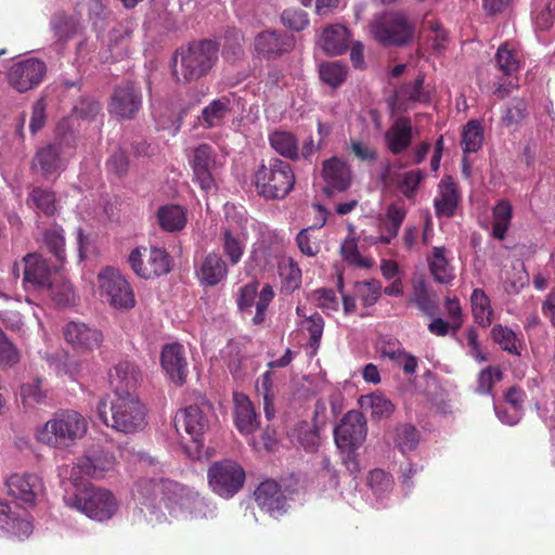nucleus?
I'll use <instances>...</instances> for the list:
<instances>
[{
	"mask_svg": "<svg viewBox=\"0 0 555 555\" xmlns=\"http://www.w3.org/2000/svg\"><path fill=\"white\" fill-rule=\"evenodd\" d=\"M96 413L107 427L124 434L138 433L146 424V408L137 395L114 396L109 401V411L106 399H101Z\"/></svg>",
	"mask_w": 555,
	"mask_h": 555,
	"instance_id": "obj_1",
	"label": "nucleus"
},
{
	"mask_svg": "<svg viewBox=\"0 0 555 555\" xmlns=\"http://www.w3.org/2000/svg\"><path fill=\"white\" fill-rule=\"evenodd\" d=\"M63 500L67 507L100 522L109 520L119 509V502L109 490L91 485L66 490Z\"/></svg>",
	"mask_w": 555,
	"mask_h": 555,
	"instance_id": "obj_2",
	"label": "nucleus"
},
{
	"mask_svg": "<svg viewBox=\"0 0 555 555\" xmlns=\"http://www.w3.org/2000/svg\"><path fill=\"white\" fill-rule=\"evenodd\" d=\"M62 126L57 131L61 132ZM76 137L73 131L57 133L55 139L40 146L33 158L31 169L46 180H55L66 169L75 150Z\"/></svg>",
	"mask_w": 555,
	"mask_h": 555,
	"instance_id": "obj_3",
	"label": "nucleus"
},
{
	"mask_svg": "<svg viewBox=\"0 0 555 555\" xmlns=\"http://www.w3.org/2000/svg\"><path fill=\"white\" fill-rule=\"evenodd\" d=\"M218 47L203 40L181 48L173 56L172 74L177 81H192L206 75L217 60Z\"/></svg>",
	"mask_w": 555,
	"mask_h": 555,
	"instance_id": "obj_4",
	"label": "nucleus"
},
{
	"mask_svg": "<svg viewBox=\"0 0 555 555\" xmlns=\"http://www.w3.org/2000/svg\"><path fill=\"white\" fill-rule=\"evenodd\" d=\"M88 430L87 420L74 410L56 413L37 429L39 442L52 448H65L81 439Z\"/></svg>",
	"mask_w": 555,
	"mask_h": 555,
	"instance_id": "obj_5",
	"label": "nucleus"
},
{
	"mask_svg": "<svg viewBox=\"0 0 555 555\" xmlns=\"http://www.w3.org/2000/svg\"><path fill=\"white\" fill-rule=\"evenodd\" d=\"M164 488V505L176 519H201L215 515L216 507L194 490L176 481H166Z\"/></svg>",
	"mask_w": 555,
	"mask_h": 555,
	"instance_id": "obj_6",
	"label": "nucleus"
},
{
	"mask_svg": "<svg viewBox=\"0 0 555 555\" xmlns=\"http://www.w3.org/2000/svg\"><path fill=\"white\" fill-rule=\"evenodd\" d=\"M295 175L291 165L280 158L262 164L254 175L258 194L269 198H284L293 189Z\"/></svg>",
	"mask_w": 555,
	"mask_h": 555,
	"instance_id": "obj_7",
	"label": "nucleus"
},
{
	"mask_svg": "<svg viewBox=\"0 0 555 555\" xmlns=\"http://www.w3.org/2000/svg\"><path fill=\"white\" fill-rule=\"evenodd\" d=\"M224 219L220 237L221 246L229 262L235 266L241 261L247 243L246 210L233 204H225Z\"/></svg>",
	"mask_w": 555,
	"mask_h": 555,
	"instance_id": "obj_8",
	"label": "nucleus"
},
{
	"mask_svg": "<svg viewBox=\"0 0 555 555\" xmlns=\"http://www.w3.org/2000/svg\"><path fill=\"white\" fill-rule=\"evenodd\" d=\"M366 437V421L358 411H349L334 430L337 448L345 453L344 463L351 473L359 470L354 451L364 442Z\"/></svg>",
	"mask_w": 555,
	"mask_h": 555,
	"instance_id": "obj_9",
	"label": "nucleus"
},
{
	"mask_svg": "<svg viewBox=\"0 0 555 555\" xmlns=\"http://www.w3.org/2000/svg\"><path fill=\"white\" fill-rule=\"evenodd\" d=\"M224 156L209 144H199L190 156L193 181L205 192L217 189V181L224 166Z\"/></svg>",
	"mask_w": 555,
	"mask_h": 555,
	"instance_id": "obj_10",
	"label": "nucleus"
},
{
	"mask_svg": "<svg viewBox=\"0 0 555 555\" xmlns=\"http://www.w3.org/2000/svg\"><path fill=\"white\" fill-rule=\"evenodd\" d=\"M98 288L102 300L115 309L129 310L135 305L133 289L118 269H103L98 274Z\"/></svg>",
	"mask_w": 555,
	"mask_h": 555,
	"instance_id": "obj_11",
	"label": "nucleus"
},
{
	"mask_svg": "<svg viewBox=\"0 0 555 555\" xmlns=\"http://www.w3.org/2000/svg\"><path fill=\"white\" fill-rule=\"evenodd\" d=\"M207 478L212 492L223 499H231L243 488L245 470L238 463L223 460L208 468Z\"/></svg>",
	"mask_w": 555,
	"mask_h": 555,
	"instance_id": "obj_12",
	"label": "nucleus"
},
{
	"mask_svg": "<svg viewBox=\"0 0 555 555\" xmlns=\"http://www.w3.org/2000/svg\"><path fill=\"white\" fill-rule=\"evenodd\" d=\"M168 479L141 478L133 488L132 495L140 505V511L147 522L152 525L160 524L166 520L165 514L160 509L164 504L163 483Z\"/></svg>",
	"mask_w": 555,
	"mask_h": 555,
	"instance_id": "obj_13",
	"label": "nucleus"
},
{
	"mask_svg": "<svg viewBox=\"0 0 555 555\" xmlns=\"http://www.w3.org/2000/svg\"><path fill=\"white\" fill-rule=\"evenodd\" d=\"M47 75V64L34 56L13 61L7 74L9 86L18 93L37 88Z\"/></svg>",
	"mask_w": 555,
	"mask_h": 555,
	"instance_id": "obj_14",
	"label": "nucleus"
},
{
	"mask_svg": "<svg viewBox=\"0 0 555 555\" xmlns=\"http://www.w3.org/2000/svg\"><path fill=\"white\" fill-rule=\"evenodd\" d=\"M372 31L384 44L401 46L413 37L414 25L402 13H387L375 17Z\"/></svg>",
	"mask_w": 555,
	"mask_h": 555,
	"instance_id": "obj_15",
	"label": "nucleus"
},
{
	"mask_svg": "<svg viewBox=\"0 0 555 555\" xmlns=\"http://www.w3.org/2000/svg\"><path fill=\"white\" fill-rule=\"evenodd\" d=\"M129 263L137 275L142 279H152L170 271V257L159 247H138L129 255Z\"/></svg>",
	"mask_w": 555,
	"mask_h": 555,
	"instance_id": "obj_16",
	"label": "nucleus"
},
{
	"mask_svg": "<svg viewBox=\"0 0 555 555\" xmlns=\"http://www.w3.org/2000/svg\"><path fill=\"white\" fill-rule=\"evenodd\" d=\"M115 464L116 459L113 453L102 449L93 450L77 461L70 468L69 477L75 485L82 476L100 479L107 472L113 470Z\"/></svg>",
	"mask_w": 555,
	"mask_h": 555,
	"instance_id": "obj_17",
	"label": "nucleus"
},
{
	"mask_svg": "<svg viewBox=\"0 0 555 555\" xmlns=\"http://www.w3.org/2000/svg\"><path fill=\"white\" fill-rule=\"evenodd\" d=\"M8 493L25 504H34L44 494L42 478L35 473H14L5 480Z\"/></svg>",
	"mask_w": 555,
	"mask_h": 555,
	"instance_id": "obj_18",
	"label": "nucleus"
},
{
	"mask_svg": "<svg viewBox=\"0 0 555 555\" xmlns=\"http://www.w3.org/2000/svg\"><path fill=\"white\" fill-rule=\"evenodd\" d=\"M33 524L26 511L16 504L0 499V532L18 540H24L33 533Z\"/></svg>",
	"mask_w": 555,
	"mask_h": 555,
	"instance_id": "obj_19",
	"label": "nucleus"
},
{
	"mask_svg": "<svg viewBox=\"0 0 555 555\" xmlns=\"http://www.w3.org/2000/svg\"><path fill=\"white\" fill-rule=\"evenodd\" d=\"M107 377L114 396L135 395L142 382V372L134 362L120 360L108 370Z\"/></svg>",
	"mask_w": 555,
	"mask_h": 555,
	"instance_id": "obj_20",
	"label": "nucleus"
},
{
	"mask_svg": "<svg viewBox=\"0 0 555 555\" xmlns=\"http://www.w3.org/2000/svg\"><path fill=\"white\" fill-rule=\"evenodd\" d=\"M142 94L140 88L127 81L118 86L112 95L108 111L120 119H130L140 111Z\"/></svg>",
	"mask_w": 555,
	"mask_h": 555,
	"instance_id": "obj_21",
	"label": "nucleus"
},
{
	"mask_svg": "<svg viewBox=\"0 0 555 555\" xmlns=\"http://www.w3.org/2000/svg\"><path fill=\"white\" fill-rule=\"evenodd\" d=\"M258 506L271 517L278 518L287 511V496L274 480L261 482L255 491Z\"/></svg>",
	"mask_w": 555,
	"mask_h": 555,
	"instance_id": "obj_22",
	"label": "nucleus"
},
{
	"mask_svg": "<svg viewBox=\"0 0 555 555\" xmlns=\"http://www.w3.org/2000/svg\"><path fill=\"white\" fill-rule=\"evenodd\" d=\"M495 59L498 68L502 72L503 77L494 83L495 89L493 93L499 98H505L516 86L513 75L519 68V55L515 50L508 48L507 44H504L498 49Z\"/></svg>",
	"mask_w": 555,
	"mask_h": 555,
	"instance_id": "obj_23",
	"label": "nucleus"
},
{
	"mask_svg": "<svg viewBox=\"0 0 555 555\" xmlns=\"http://www.w3.org/2000/svg\"><path fill=\"white\" fill-rule=\"evenodd\" d=\"M65 340L77 350L92 351L98 349L103 341V335L98 328L83 322H68L63 327Z\"/></svg>",
	"mask_w": 555,
	"mask_h": 555,
	"instance_id": "obj_24",
	"label": "nucleus"
},
{
	"mask_svg": "<svg viewBox=\"0 0 555 555\" xmlns=\"http://www.w3.org/2000/svg\"><path fill=\"white\" fill-rule=\"evenodd\" d=\"M322 178L324 180V192L332 195L334 192H344L350 184L352 173L349 165L334 156L323 163Z\"/></svg>",
	"mask_w": 555,
	"mask_h": 555,
	"instance_id": "obj_25",
	"label": "nucleus"
},
{
	"mask_svg": "<svg viewBox=\"0 0 555 555\" xmlns=\"http://www.w3.org/2000/svg\"><path fill=\"white\" fill-rule=\"evenodd\" d=\"M160 364L175 384L182 385L186 380L189 370L182 345L178 343L165 345L160 354Z\"/></svg>",
	"mask_w": 555,
	"mask_h": 555,
	"instance_id": "obj_26",
	"label": "nucleus"
},
{
	"mask_svg": "<svg viewBox=\"0 0 555 555\" xmlns=\"http://www.w3.org/2000/svg\"><path fill=\"white\" fill-rule=\"evenodd\" d=\"M406 217V207L403 201L390 203L384 214L378 217L379 236L378 243L389 244L399 233V230Z\"/></svg>",
	"mask_w": 555,
	"mask_h": 555,
	"instance_id": "obj_27",
	"label": "nucleus"
},
{
	"mask_svg": "<svg viewBox=\"0 0 555 555\" xmlns=\"http://www.w3.org/2000/svg\"><path fill=\"white\" fill-rule=\"evenodd\" d=\"M177 431L184 430L193 441L197 442L208 428V420L197 405H189L177 412L175 416Z\"/></svg>",
	"mask_w": 555,
	"mask_h": 555,
	"instance_id": "obj_28",
	"label": "nucleus"
},
{
	"mask_svg": "<svg viewBox=\"0 0 555 555\" xmlns=\"http://www.w3.org/2000/svg\"><path fill=\"white\" fill-rule=\"evenodd\" d=\"M413 126L410 118L397 117L384 134L387 149L395 155L405 151L412 143Z\"/></svg>",
	"mask_w": 555,
	"mask_h": 555,
	"instance_id": "obj_29",
	"label": "nucleus"
},
{
	"mask_svg": "<svg viewBox=\"0 0 555 555\" xmlns=\"http://www.w3.org/2000/svg\"><path fill=\"white\" fill-rule=\"evenodd\" d=\"M460 199L459 188L453 179L451 177L442 178L438 185V195L434 201L437 216L452 217Z\"/></svg>",
	"mask_w": 555,
	"mask_h": 555,
	"instance_id": "obj_30",
	"label": "nucleus"
},
{
	"mask_svg": "<svg viewBox=\"0 0 555 555\" xmlns=\"http://www.w3.org/2000/svg\"><path fill=\"white\" fill-rule=\"evenodd\" d=\"M350 38V33L344 25H330L324 28L319 44L326 54L339 55L349 48Z\"/></svg>",
	"mask_w": 555,
	"mask_h": 555,
	"instance_id": "obj_31",
	"label": "nucleus"
},
{
	"mask_svg": "<svg viewBox=\"0 0 555 555\" xmlns=\"http://www.w3.org/2000/svg\"><path fill=\"white\" fill-rule=\"evenodd\" d=\"M228 267L225 261L216 253L208 254L196 269L199 282L206 286H215L225 279Z\"/></svg>",
	"mask_w": 555,
	"mask_h": 555,
	"instance_id": "obj_32",
	"label": "nucleus"
},
{
	"mask_svg": "<svg viewBox=\"0 0 555 555\" xmlns=\"http://www.w3.org/2000/svg\"><path fill=\"white\" fill-rule=\"evenodd\" d=\"M24 281L37 288H46L51 281V271L46 260L37 254H29L24 257Z\"/></svg>",
	"mask_w": 555,
	"mask_h": 555,
	"instance_id": "obj_33",
	"label": "nucleus"
},
{
	"mask_svg": "<svg viewBox=\"0 0 555 555\" xmlns=\"http://www.w3.org/2000/svg\"><path fill=\"white\" fill-rule=\"evenodd\" d=\"M234 415L236 427L241 434L248 436L257 429L255 409L244 393H234Z\"/></svg>",
	"mask_w": 555,
	"mask_h": 555,
	"instance_id": "obj_34",
	"label": "nucleus"
},
{
	"mask_svg": "<svg viewBox=\"0 0 555 555\" xmlns=\"http://www.w3.org/2000/svg\"><path fill=\"white\" fill-rule=\"evenodd\" d=\"M293 38L274 30L259 34L255 39V49L259 54L279 55L293 47Z\"/></svg>",
	"mask_w": 555,
	"mask_h": 555,
	"instance_id": "obj_35",
	"label": "nucleus"
},
{
	"mask_svg": "<svg viewBox=\"0 0 555 555\" xmlns=\"http://www.w3.org/2000/svg\"><path fill=\"white\" fill-rule=\"evenodd\" d=\"M156 218L159 227L167 232L181 231L186 224V212L180 205L168 204L159 207Z\"/></svg>",
	"mask_w": 555,
	"mask_h": 555,
	"instance_id": "obj_36",
	"label": "nucleus"
},
{
	"mask_svg": "<svg viewBox=\"0 0 555 555\" xmlns=\"http://www.w3.org/2000/svg\"><path fill=\"white\" fill-rule=\"evenodd\" d=\"M231 101L227 96L211 101L202 111L199 122L205 128H215L223 124L227 116L231 113Z\"/></svg>",
	"mask_w": 555,
	"mask_h": 555,
	"instance_id": "obj_37",
	"label": "nucleus"
},
{
	"mask_svg": "<svg viewBox=\"0 0 555 555\" xmlns=\"http://www.w3.org/2000/svg\"><path fill=\"white\" fill-rule=\"evenodd\" d=\"M428 263L430 272L438 283L447 284L454 279L453 268L450 264V259L444 247H434Z\"/></svg>",
	"mask_w": 555,
	"mask_h": 555,
	"instance_id": "obj_38",
	"label": "nucleus"
},
{
	"mask_svg": "<svg viewBox=\"0 0 555 555\" xmlns=\"http://www.w3.org/2000/svg\"><path fill=\"white\" fill-rule=\"evenodd\" d=\"M470 306L475 322L481 327H488L493 320V309L487 294L475 288L470 295Z\"/></svg>",
	"mask_w": 555,
	"mask_h": 555,
	"instance_id": "obj_39",
	"label": "nucleus"
},
{
	"mask_svg": "<svg viewBox=\"0 0 555 555\" xmlns=\"http://www.w3.org/2000/svg\"><path fill=\"white\" fill-rule=\"evenodd\" d=\"M359 404L362 410L370 412L373 418L389 417L393 412V404L380 393H370L361 396Z\"/></svg>",
	"mask_w": 555,
	"mask_h": 555,
	"instance_id": "obj_40",
	"label": "nucleus"
},
{
	"mask_svg": "<svg viewBox=\"0 0 555 555\" xmlns=\"http://www.w3.org/2000/svg\"><path fill=\"white\" fill-rule=\"evenodd\" d=\"M271 147L281 156L289 159L298 158V141L295 135L288 131H274L269 137Z\"/></svg>",
	"mask_w": 555,
	"mask_h": 555,
	"instance_id": "obj_41",
	"label": "nucleus"
},
{
	"mask_svg": "<svg viewBox=\"0 0 555 555\" xmlns=\"http://www.w3.org/2000/svg\"><path fill=\"white\" fill-rule=\"evenodd\" d=\"M505 400L508 405L509 417L505 418L503 409L494 406L496 417L501 423L513 426L516 425L521 418V403L524 401V392L515 387L508 389L505 395Z\"/></svg>",
	"mask_w": 555,
	"mask_h": 555,
	"instance_id": "obj_42",
	"label": "nucleus"
},
{
	"mask_svg": "<svg viewBox=\"0 0 555 555\" xmlns=\"http://www.w3.org/2000/svg\"><path fill=\"white\" fill-rule=\"evenodd\" d=\"M493 224L492 235L498 240H503L509 228L513 207L506 199H501L492 209Z\"/></svg>",
	"mask_w": 555,
	"mask_h": 555,
	"instance_id": "obj_43",
	"label": "nucleus"
},
{
	"mask_svg": "<svg viewBox=\"0 0 555 555\" xmlns=\"http://www.w3.org/2000/svg\"><path fill=\"white\" fill-rule=\"evenodd\" d=\"M43 358L57 375H67L70 379L76 380L81 374L82 364L79 360L68 357L62 360L57 354L52 353H46Z\"/></svg>",
	"mask_w": 555,
	"mask_h": 555,
	"instance_id": "obj_44",
	"label": "nucleus"
},
{
	"mask_svg": "<svg viewBox=\"0 0 555 555\" xmlns=\"http://www.w3.org/2000/svg\"><path fill=\"white\" fill-rule=\"evenodd\" d=\"M51 30L59 41H66L78 30L77 21L64 12H56L50 21Z\"/></svg>",
	"mask_w": 555,
	"mask_h": 555,
	"instance_id": "obj_45",
	"label": "nucleus"
},
{
	"mask_svg": "<svg viewBox=\"0 0 555 555\" xmlns=\"http://www.w3.org/2000/svg\"><path fill=\"white\" fill-rule=\"evenodd\" d=\"M491 336L504 351L512 354H520V339L512 328L495 324L491 330Z\"/></svg>",
	"mask_w": 555,
	"mask_h": 555,
	"instance_id": "obj_46",
	"label": "nucleus"
},
{
	"mask_svg": "<svg viewBox=\"0 0 555 555\" xmlns=\"http://www.w3.org/2000/svg\"><path fill=\"white\" fill-rule=\"evenodd\" d=\"M483 143V128L480 121L469 120L462 131V147L464 153L477 152Z\"/></svg>",
	"mask_w": 555,
	"mask_h": 555,
	"instance_id": "obj_47",
	"label": "nucleus"
},
{
	"mask_svg": "<svg viewBox=\"0 0 555 555\" xmlns=\"http://www.w3.org/2000/svg\"><path fill=\"white\" fill-rule=\"evenodd\" d=\"M532 14L539 30L550 29L555 21V0H535Z\"/></svg>",
	"mask_w": 555,
	"mask_h": 555,
	"instance_id": "obj_48",
	"label": "nucleus"
},
{
	"mask_svg": "<svg viewBox=\"0 0 555 555\" xmlns=\"http://www.w3.org/2000/svg\"><path fill=\"white\" fill-rule=\"evenodd\" d=\"M418 442L420 434L415 427L403 424L396 428L395 444L403 454L414 451Z\"/></svg>",
	"mask_w": 555,
	"mask_h": 555,
	"instance_id": "obj_49",
	"label": "nucleus"
},
{
	"mask_svg": "<svg viewBox=\"0 0 555 555\" xmlns=\"http://www.w3.org/2000/svg\"><path fill=\"white\" fill-rule=\"evenodd\" d=\"M280 276L283 281V288L287 292H294L300 286L301 270L293 259H283L279 263Z\"/></svg>",
	"mask_w": 555,
	"mask_h": 555,
	"instance_id": "obj_50",
	"label": "nucleus"
},
{
	"mask_svg": "<svg viewBox=\"0 0 555 555\" xmlns=\"http://www.w3.org/2000/svg\"><path fill=\"white\" fill-rule=\"evenodd\" d=\"M302 327L308 331L310 335L307 347L310 349V354L314 356L320 346L324 330V320L319 313H314L306 318Z\"/></svg>",
	"mask_w": 555,
	"mask_h": 555,
	"instance_id": "obj_51",
	"label": "nucleus"
},
{
	"mask_svg": "<svg viewBox=\"0 0 555 555\" xmlns=\"http://www.w3.org/2000/svg\"><path fill=\"white\" fill-rule=\"evenodd\" d=\"M46 288L59 306H69L75 301V291L68 281H53Z\"/></svg>",
	"mask_w": 555,
	"mask_h": 555,
	"instance_id": "obj_52",
	"label": "nucleus"
},
{
	"mask_svg": "<svg viewBox=\"0 0 555 555\" xmlns=\"http://www.w3.org/2000/svg\"><path fill=\"white\" fill-rule=\"evenodd\" d=\"M320 77L332 88L339 87L347 78V67L338 62H328L320 66Z\"/></svg>",
	"mask_w": 555,
	"mask_h": 555,
	"instance_id": "obj_53",
	"label": "nucleus"
},
{
	"mask_svg": "<svg viewBox=\"0 0 555 555\" xmlns=\"http://www.w3.org/2000/svg\"><path fill=\"white\" fill-rule=\"evenodd\" d=\"M369 486L374 495L383 501L392 489V478L382 469H374L370 473L367 479Z\"/></svg>",
	"mask_w": 555,
	"mask_h": 555,
	"instance_id": "obj_54",
	"label": "nucleus"
},
{
	"mask_svg": "<svg viewBox=\"0 0 555 555\" xmlns=\"http://www.w3.org/2000/svg\"><path fill=\"white\" fill-rule=\"evenodd\" d=\"M340 255L348 263L359 268H370L371 260L363 258L358 249V244L354 237H347L340 246Z\"/></svg>",
	"mask_w": 555,
	"mask_h": 555,
	"instance_id": "obj_55",
	"label": "nucleus"
},
{
	"mask_svg": "<svg viewBox=\"0 0 555 555\" xmlns=\"http://www.w3.org/2000/svg\"><path fill=\"white\" fill-rule=\"evenodd\" d=\"M30 201L47 216H52L56 211L55 195L52 191L36 188L30 193Z\"/></svg>",
	"mask_w": 555,
	"mask_h": 555,
	"instance_id": "obj_56",
	"label": "nucleus"
},
{
	"mask_svg": "<svg viewBox=\"0 0 555 555\" xmlns=\"http://www.w3.org/2000/svg\"><path fill=\"white\" fill-rule=\"evenodd\" d=\"M357 297L365 307L373 306L380 296V284L377 281L358 282L354 287Z\"/></svg>",
	"mask_w": 555,
	"mask_h": 555,
	"instance_id": "obj_57",
	"label": "nucleus"
},
{
	"mask_svg": "<svg viewBox=\"0 0 555 555\" xmlns=\"http://www.w3.org/2000/svg\"><path fill=\"white\" fill-rule=\"evenodd\" d=\"M44 242L55 259L62 264L65 261L64 234L60 228H53L46 232Z\"/></svg>",
	"mask_w": 555,
	"mask_h": 555,
	"instance_id": "obj_58",
	"label": "nucleus"
},
{
	"mask_svg": "<svg viewBox=\"0 0 555 555\" xmlns=\"http://www.w3.org/2000/svg\"><path fill=\"white\" fill-rule=\"evenodd\" d=\"M21 397L25 405L33 406L42 403L47 397L46 390L41 387V379L37 378L21 387Z\"/></svg>",
	"mask_w": 555,
	"mask_h": 555,
	"instance_id": "obj_59",
	"label": "nucleus"
},
{
	"mask_svg": "<svg viewBox=\"0 0 555 555\" xmlns=\"http://www.w3.org/2000/svg\"><path fill=\"white\" fill-rule=\"evenodd\" d=\"M424 177L420 169L406 171L398 180V188L406 198H412Z\"/></svg>",
	"mask_w": 555,
	"mask_h": 555,
	"instance_id": "obj_60",
	"label": "nucleus"
},
{
	"mask_svg": "<svg viewBox=\"0 0 555 555\" xmlns=\"http://www.w3.org/2000/svg\"><path fill=\"white\" fill-rule=\"evenodd\" d=\"M501 379V370L499 367L488 366L483 369L478 375L476 391L481 395L491 393L493 385Z\"/></svg>",
	"mask_w": 555,
	"mask_h": 555,
	"instance_id": "obj_61",
	"label": "nucleus"
},
{
	"mask_svg": "<svg viewBox=\"0 0 555 555\" xmlns=\"http://www.w3.org/2000/svg\"><path fill=\"white\" fill-rule=\"evenodd\" d=\"M466 344L463 347L466 350V354L472 357L479 363L488 360L486 352L481 349L479 336L474 327H469L465 332Z\"/></svg>",
	"mask_w": 555,
	"mask_h": 555,
	"instance_id": "obj_62",
	"label": "nucleus"
},
{
	"mask_svg": "<svg viewBox=\"0 0 555 555\" xmlns=\"http://www.w3.org/2000/svg\"><path fill=\"white\" fill-rule=\"evenodd\" d=\"M281 20L286 27L296 31H300L309 25L308 14L299 9L285 10Z\"/></svg>",
	"mask_w": 555,
	"mask_h": 555,
	"instance_id": "obj_63",
	"label": "nucleus"
},
{
	"mask_svg": "<svg viewBox=\"0 0 555 555\" xmlns=\"http://www.w3.org/2000/svg\"><path fill=\"white\" fill-rule=\"evenodd\" d=\"M293 438L306 450L312 451L319 442L318 434L311 426L304 423L295 430Z\"/></svg>",
	"mask_w": 555,
	"mask_h": 555,
	"instance_id": "obj_64",
	"label": "nucleus"
}]
</instances>
